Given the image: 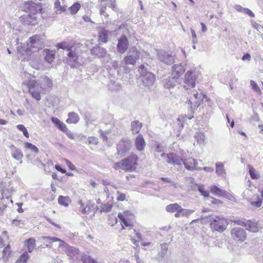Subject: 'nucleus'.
I'll use <instances>...</instances> for the list:
<instances>
[{
  "label": "nucleus",
  "instance_id": "1",
  "mask_svg": "<svg viewBox=\"0 0 263 263\" xmlns=\"http://www.w3.org/2000/svg\"><path fill=\"white\" fill-rule=\"evenodd\" d=\"M43 42L40 35L35 34L29 39L27 42V49L26 50L20 49H18L17 55L19 59L22 61L27 60L29 58V54L30 52H35L39 49L42 48Z\"/></svg>",
  "mask_w": 263,
  "mask_h": 263
},
{
  "label": "nucleus",
  "instance_id": "2",
  "mask_svg": "<svg viewBox=\"0 0 263 263\" xmlns=\"http://www.w3.org/2000/svg\"><path fill=\"white\" fill-rule=\"evenodd\" d=\"M42 239L46 242L52 243L55 241L59 242V246L63 248L65 253L69 259H72L77 255L79 254V251L76 248L69 246L62 240L55 237L43 236Z\"/></svg>",
  "mask_w": 263,
  "mask_h": 263
},
{
  "label": "nucleus",
  "instance_id": "3",
  "mask_svg": "<svg viewBox=\"0 0 263 263\" xmlns=\"http://www.w3.org/2000/svg\"><path fill=\"white\" fill-rule=\"evenodd\" d=\"M27 76V79L23 83L27 85L28 91L32 97L39 101L41 99L40 93L44 91L39 88V85L34 76L29 74Z\"/></svg>",
  "mask_w": 263,
  "mask_h": 263
},
{
  "label": "nucleus",
  "instance_id": "4",
  "mask_svg": "<svg viewBox=\"0 0 263 263\" xmlns=\"http://www.w3.org/2000/svg\"><path fill=\"white\" fill-rule=\"evenodd\" d=\"M209 220L211 228L220 232L224 231L228 225L227 219L221 215L212 216Z\"/></svg>",
  "mask_w": 263,
  "mask_h": 263
},
{
  "label": "nucleus",
  "instance_id": "5",
  "mask_svg": "<svg viewBox=\"0 0 263 263\" xmlns=\"http://www.w3.org/2000/svg\"><path fill=\"white\" fill-rule=\"evenodd\" d=\"M190 96L187 98L186 104L190 106L192 111L196 110L200 104L203 96L201 93H198L195 89L191 90Z\"/></svg>",
  "mask_w": 263,
  "mask_h": 263
},
{
  "label": "nucleus",
  "instance_id": "6",
  "mask_svg": "<svg viewBox=\"0 0 263 263\" xmlns=\"http://www.w3.org/2000/svg\"><path fill=\"white\" fill-rule=\"evenodd\" d=\"M185 152L182 149H180L175 153H171L165 156V159L167 162L174 165H181L183 162Z\"/></svg>",
  "mask_w": 263,
  "mask_h": 263
},
{
  "label": "nucleus",
  "instance_id": "7",
  "mask_svg": "<svg viewBox=\"0 0 263 263\" xmlns=\"http://www.w3.org/2000/svg\"><path fill=\"white\" fill-rule=\"evenodd\" d=\"M198 72L195 70H189L185 74L184 87L186 89L193 88L195 86V81L197 78Z\"/></svg>",
  "mask_w": 263,
  "mask_h": 263
},
{
  "label": "nucleus",
  "instance_id": "8",
  "mask_svg": "<svg viewBox=\"0 0 263 263\" xmlns=\"http://www.w3.org/2000/svg\"><path fill=\"white\" fill-rule=\"evenodd\" d=\"M132 147V142L128 139H122L117 145L118 154L122 156H125L130 150Z\"/></svg>",
  "mask_w": 263,
  "mask_h": 263
},
{
  "label": "nucleus",
  "instance_id": "9",
  "mask_svg": "<svg viewBox=\"0 0 263 263\" xmlns=\"http://www.w3.org/2000/svg\"><path fill=\"white\" fill-rule=\"evenodd\" d=\"M231 235L233 239L242 242L246 239V233L244 229L239 227L233 228L231 231Z\"/></svg>",
  "mask_w": 263,
  "mask_h": 263
},
{
  "label": "nucleus",
  "instance_id": "10",
  "mask_svg": "<svg viewBox=\"0 0 263 263\" xmlns=\"http://www.w3.org/2000/svg\"><path fill=\"white\" fill-rule=\"evenodd\" d=\"M138 157L135 154H132L129 157L123 159V162L125 171H132L136 168L137 165Z\"/></svg>",
  "mask_w": 263,
  "mask_h": 263
},
{
  "label": "nucleus",
  "instance_id": "11",
  "mask_svg": "<svg viewBox=\"0 0 263 263\" xmlns=\"http://www.w3.org/2000/svg\"><path fill=\"white\" fill-rule=\"evenodd\" d=\"M24 9L26 11H28L31 14H34L42 9V6L40 3L36 4L32 1L25 2L23 6Z\"/></svg>",
  "mask_w": 263,
  "mask_h": 263
},
{
  "label": "nucleus",
  "instance_id": "12",
  "mask_svg": "<svg viewBox=\"0 0 263 263\" xmlns=\"http://www.w3.org/2000/svg\"><path fill=\"white\" fill-rule=\"evenodd\" d=\"M37 83L39 88L44 91L49 90L53 86L52 80L46 76H42Z\"/></svg>",
  "mask_w": 263,
  "mask_h": 263
},
{
  "label": "nucleus",
  "instance_id": "13",
  "mask_svg": "<svg viewBox=\"0 0 263 263\" xmlns=\"http://www.w3.org/2000/svg\"><path fill=\"white\" fill-rule=\"evenodd\" d=\"M20 21L24 25L35 26L38 23L39 19L34 14H28L22 16Z\"/></svg>",
  "mask_w": 263,
  "mask_h": 263
},
{
  "label": "nucleus",
  "instance_id": "14",
  "mask_svg": "<svg viewBox=\"0 0 263 263\" xmlns=\"http://www.w3.org/2000/svg\"><path fill=\"white\" fill-rule=\"evenodd\" d=\"M141 80L144 85L149 86L152 85L155 80V77L154 74L151 72H146L142 73L141 71Z\"/></svg>",
  "mask_w": 263,
  "mask_h": 263
},
{
  "label": "nucleus",
  "instance_id": "15",
  "mask_svg": "<svg viewBox=\"0 0 263 263\" xmlns=\"http://www.w3.org/2000/svg\"><path fill=\"white\" fill-rule=\"evenodd\" d=\"M183 163L185 167L189 171L201 170V167L197 166L198 162L195 159L189 158V159H183Z\"/></svg>",
  "mask_w": 263,
  "mask_h": 263
},
{
  "label": "nucleus",
  "instance_id": "16",
  "mask_svg": "<svg viewBox=\"0 0 263 263\" xmlns=\"http://www.w3.org/2000/svg\"><path fill=\"white\" fill-rule=\"evenodd\" d=\"M128 47V41L125 35L121 36L118 39L117 50L120 53H123Z\"/></svg>",
  "mask_w": 263,
  "mask_h": 263
},
{
  "label": "nucleus",
  "instance_id": "17",
  "mask_svg": "<svg viewBox=\"0 0 263 263\" xmlns=\"http://www.w3.org/2000/svg\"><path fill=\"white\" fill-rule=\"evenodd\" d=\"M185 69L182 64H176L172 67L171 76L177 80L184 72Z\"/></svg>",
  "mask_w": 263,
  "mask_h": 263
},
{
  "label": "nucleus",
  "instance_id": "18",
  "mask_svg": "<svg viewBox=\"0 0 263 263\" xmlns=\"http://www.w3.org/2000/svg\"><path fill=\"white\" fill-rule=\"evenodd\" d=\"M10 148L12 157L15 160L20 161L21 163H22V160L24 155L21 149L17 148L13 144L10 145Z\"/></svg>",
  "mask_w": 263,
  "mask_h": 263
},
{
  "label": "nucleus",
  "instance_id": "19",
  "mask_svg": "<svg viewBox=\"0 0 263 263\" xmlns=\"http://www.w3.org/2000/svg\"><path fill=\"white\" fill-rule=\"evenodd\" d=\"M128 211L124 212L123 213H119L118 217L121 221V225L123 229H125L126 227H130L133 226V224L128 219Z\"/></svg>",
  "mask_w": 263,
  "mask_h": 263
},
{
  "label": "nucleus",
  "instance_id": "20",
  "mask_svg": "<svg viewBox=\"0 0 263 263\" xmlns=\"http://www.w3.org/2000/svg\"><path fill=\"white\" fill-rule=\"evenodd\" d=\"M146 145L145 141L143 136L139 134L135 140V146L136 149L139 152L144 151Z\"/></svg>",
  "mask_w": 263,
  "mask_h": 263
},
{
  "label": "nucleus",
  "instance_id": "21",
  "mask_svg": "<svg viewBox=\"0 0 263 263\" xmlns=\"http://www.w3.org/2000/svg\"><path fill=\"white\" fill-rule=\"evenodd\" d=\"M139 57V53L136 51L132 54L125 57L122 62L126 65H134Z\"/></svg>",
  "mask_w": 263,
  "mask_h": 263
},
{
  "label": "nucleus",
  "instance_id": "22",
  "mask_svg": "<svg viewBox=\"0 0 263 263\" xmlns=\"http://www.w3.org/2000/svg\"><path fill=\"white\" fill-rule=\"evenodd\" d=\"M158 57L159 60L166 64H171L174 62L173 57L165 52L159 53Z\"/></svg>",
  "mask_w": 263,
  "mask_h": 263
},
{
  "label": "nucleus",
  "instance_id": "23",
  "mask_svg": "<svg viewBox=\"0 0 263 263\" xmlns=\"http://www.w3.org/2000/svg\"><path fill=\"white\" fill-rule=\"evenodd\" d=\"M215 172L216 174L223 178H226L227 173L224 168V164L221 162H217L215 164Z\"/></svg>",
  "mask_w": 263,
  "mask_h": 263
},
{
  "label": "nucleus",
  "instance_id": "24",
  "mask_svg": "<svg viewBox=\"0 0 263 263\" xmlns=\"http://www.w3.org/2000/svg\"><path fill=\"white\" fill-rule=\"evenodd\" d=\"M91 52L92 54L101 58L105 57L107 54V50L105 49L98 46L93 47Z\"/></svg>",
  "mask_w": 263,
  "mask_h": 263
},
{
  "label": "nucleus",
  "instance_id": "25",
  "mask_svg": "<svg viewBox=\"0 0 263 263\" xmlns=\"http://www.w3.org/2000/svg\"><path fill=\"white\" fill-rule=\"evenodd\" d=\"M177 83V80L172 76L163 81L164 86L167 89L173 88Z\"/></svg>",
  "mask_w": 263,
  "mask_h": 263
},
{
  "label": "nucleus",
  "instance_id": "26",
  "mask_svg": "<svg viewBox=\"0 0 263 263\" xmlns=\"http://www.w3.org/2000/svg\"><path fill=\"white\" fill-rule=\"evenodd\" d=\"M245 227L249 231L252 232H257L259 230L258 224L251 220L246 221Z\"/></svg>",
  "mask_w": 263,
  "mask_h": 263
},
{
  "label": "nucleus",
  "instance_id": "27",
  "mask_svg": "<svg viewBox=\"0 0 263 263\" xmlns=\"http://www.w3.org/2000/svg\"><path fill=\"white\" fill-rule=\"evenodd\" d=\"M77 48L79 46V44H77ZM68 54V56L69 58L70 61H72L74 64L77 63V61L78 59V52L76 51V47L75 46L71 48V50H69Z\"/></svg>",
  "mask_w": 263,
  "mask_h": 263
},
{
  "label": "nucleus",
  "instance_id": "28",
  "mask_svg": "<svg viewBox=\"0 0 263 263\" xmlns=\"http://www.w3.org/2000/svg\"><path fill=\"white\" fill-rule=\"evenodd\" d=\"M210 191L213 194L220 197L226 195V191L221 190L215 185L210 186Z\"/></svg>",
  "mask_w": 263,
  "mask_h": 263
},
{
  "label": "nucleus",
  "instance_id": "29",
  "mask_svg": "<svg viewBox=\"0 0 263 263\" xmlns=\"http://www.w3.org/2000/svg\"><path fill=\"white\" fill-rule=\"evenodd\" d=\"M55 51L54 50H50L45 49L44 50L45 60L49 63L53 62L55 58Z\"/></svg>",
  "mask_w": 263,
  "mask_h": 263
},
{
  "label": "nucleus",
  "instance_id": "30",
  "mask_svg": "<svg viewBox=\"0 0 263 263\" xmlns=\"http://www.w3.org/2000/svg\"><path fill=\"white\" fill-rule=\"evenodd\" d=\"M163 146L161 144L157 142L155 143V151L156 152V153L155 154V158H159V153H160L161 157L165 158L166 155L163 153Z\"/></svg>",
  "mask_w": 263,
  "mask_h": 263
},
{
  "label": "nucleus",
  "instance_id": "31",
  "mask_svg": "<svg viewBox=\"0 0 263 263\" xmlns=\"http://www.w3.org/2000/svg\"><path fill=\"white\" fill-rule=\"evenodd\" d=\"M68 118L66 120V122L69 124H76L79 121V117L77 114L74 112H69L68 115Z\"/></svg>",
  "mask_w": 263,
  "mask_h": 263
},
{
  "label": "nucleus",
  "instance_id": "32",
  "mask_svg": "<svg viewBox=\"0 0 263 263\" xmlns=\"http://www.w3.org/2000/svg\"><path fill=\"white\" fill-rule=\"evenodd\" d=\"M58 203L61 205L67 207L71 202V199L68 196H60L58 199Z\"/></svg>",
  "mask_w": 263,
  "mask_h": 263
},
{
  "label": "nucleus",
  "instance_id": "33",
  "mask_svg": "<svg viewBox=\"0 0 263 263\" xmlns=\"http://www.w3.org/2000/svg\"><path fill=\"white\" fill-rule=\"evenodd\" d=\"M142 127V123L138 121H134L131 123V130L134 134H137Z\"/></svg>",
  "mask_w": 263,
  "mask_h": 263
},
{
  "label": "nucleus",
  "instance_id": "34",
  "mask_svg": "<svg viewBox=\"0 0 263 263\" xmlns=\"http://www.w3.org/2000/svg\"><path fill=\"white\" fill-rule=\"evenodd\" d=\"M180 207L181 206L179 204L175 203L167 205L165 208V210L167 212L174 213L180 210Z\"/></svg>",
  "mask_w": 263,
  "mask_h": 263
},
{
  "label": "nucleus",
  "instance_id": "35",
  "mask_svg": "<svg viewBox=\"0 0 263 263\" xmlns=\"http://www.w3.org/2000/svg\"><path fill=\"white\" fill-rule=\"evenodd\" d=\"M108 88L111 91H118L121 89V86L119 83L110 81L108 84Z\"/></svg>",
  "mask_w": 263,
  "mask_h": 263
},
{
  "label": "nucleus",
  "instance_id": "36",
  "mask_svg": "<svg viewBox=\"0 0 263 263\" xmlns=\"http://www.w3.org/2000/svg\"><path fill=\"white\" fill-rule=\"evenodd\" d=\"M108 31L102 29L99 31V39L103 43H106L108 40Z\"/></svg>",
  "mask_w": 263,
  "mask_h": 263
},
{
  "label": "nucleus",
  "instance_id": "37",
  "mask_svg": "<svg viewBox=\"0 0 263 263\" xmlns=\"http://www.w3.org/2000/svg\"><path fill=\"white\" fill-rule=\"evenodd\" d=\"M197 187L198 190L201 193V195L204 197L208 198L209 196V192L208 191L205 190L204 185L203 184H195V187Z\"/></svg>",
  "mask_w": 263,
  "mask_h": 263
},
{
  "label": "nucleus",
  "instance_id": "38",
  "mask_svg": "<svg viewBox=\"0 0 263 263\" xmlns=\"http://www.w3.org/2000/svg\"><path fill=\"white\" fill-rule=\"evenodd\" d=\"M81 7V4L79 2H76L69 8V10L71 14H76L80 9Z\"/></svg>",
  "mask_w": 263,
  "mask_h": 263
},
{
  "label": "nucleus",
  "instance_id": "39",
  "mask_svg": "<svg viewBox=\"0 0 263 263\" xmlns=\"http://www.w3.org/2000/svg\"><path fill=\"white\" fill-rule=\"evenodd\" d=\"M94 204L91 203L90 201H88L86 206L83 208V209L81 210V212L83 214H88L91 209L93 208Z\"/></svg>",
  "mask_w": 263,
  "mask_h": 263
},
{
  "label": "nucleus",
  "instance_id": "40",
  "mask_svg": "<svg viewBox=\"0 0 263 263\" xmlns=\"http://www.w3.org/2000/svg\"><path fill=\"white\" fill-rule=\"evenodd\" d=\"M24 145L25 148L29 149L32 152L37 154L39 152L38 148L31 143L25 142H24Z\"/></svg>",
  "mask_w": 263,
  "mask_h": 263
},
{
  "label": "nucleus",
  "instance_id": "41",
  "mask_svg": "<svg viewBox=\"0 0 263 263\" xmlns=\"http://www.w3.org/2000/svg\"><path fill=\"white\" fill-rule=\"evenodd\" d=\"M26 245L29 252H31L35 246V240L33 238H29L26 241Z\"/></svg>",
  "mask_w": 263,
  "mask_h": 263
},
{
  "label": "nucleus",
  "instance_id": "42",
  "mask_svg": "<svg viewBox=\"0 0 263 263\" xmlns=\"http://www.w3.org/2000/svg\"><path fill=\"white\" fill-rule=\"evenodd\" d=\"M11 250L9 245L7 246L3 251V259L4 261H7L10 254Z\"/></svg>",
  "mask_w": 263,
  "mask_h": 263
},
{
  "label": "nucleus",
  "instance_id": "43",
  "mask_svg": "<svg viewBox=\"0 0 263 263\" xmlns=\"http://www.w3.org/2000/svg\"><path fill=\"white\" fill-rule=\"evenodd\" d=\"M73 46V45H71L69 43L66 42L59 43L57 45V47H58L59 48L67 50L68 51L71 50V48Z\"/></svg>",
  "mask_w": 263,
  "mask_h": 263
},
{
  "label": "nucleus",
  "instance_id": "44",
  "mask_svg": "<svg viewBox=\"0 0 263 263\" xmlns=\"http://www.w3.org/2000/svg\"><path fill=\"white\" fill-rule=\"evenodd\" d=\"M29 255L27 252L23 253L15 262V263H27Z\"/></svg>",
  "mask_w": 263,
  "mask_h": 263
},
{
  "label": "nucleus",
  "instance_id": "45",
  "mask_svg": "<svg viewBox=\"0 0 263 263\" xmlns=\"http://www.w3.org/2000/svg\"><path fill=\"white\" fill-rule=\"evenodd\" d=\"M194 137L196 140L197 143L198 144L203 143L205 140V136L201 133H197Z\"/></svg>",
  "mask_w": 263,
  "mask_h": 263
},
{
  "label": "nucleus",
  "instance_id": "46",
  "mask_svg": "<svg viewBox=\"0 0 263 263\" xmlns=\"http://www.w3.org/2000/svg\"><path fill=\"white\" fill-rule=\"evenodd\" d=\"M181 214L182 217H189L194 212L193 210L183 209L181 206L180 207Z\"/></svg>",
  "mask_w": 263,
  "mask_h": 263
},
{
  "label": "nucleus",
  "instance_id": "47",
  "mask_svg": "<svg viewBox=\"0 0 263 263\" xmlns=\"http://www.w3.org/2000/svg\"><path fill=\"white\" fill-rule=\"evenodd\" d=\"M255 199H257V201H251V199H248V201H250L251 204L255 208H259L261 206L262 201L261 199H260L259 195H257Z\"/></svg>",
  "mask_w": 263,
  "mask_h": 263
},
{
  "label": "nucleus",
  "instance_id": "48",
  "mask_svg": "<svg viewBox=\"0 0 263 263\" xmlns=\"http://www.w3.org/2000/svg\"><path fill=\"white\" fill-rule=\"evenodd\" d=\"M249 174L252 179H257L259 178L260 176L255 170L252 166H249Z\"/></svg>",
  "mask_w": 263,
  "mask_h": 263
},
{
  "label": "nucleus",
  "instance_id": "49",
  "mask_svg": "<svg viewBox=\"0 0 263 263\" xmlns=\"http://www.w3.org/2000/svg\"><path fill=\"white\" fill-rule=\"evenodd\" d=\"M8 240V236L6 231H4L0 236V246L4 247L5 246V242Z\"/></svg>",
  "mask_w": 263,
  "mask_h": 263
},
{
  "label": "nucleus",
  "instance_id": "50",
  "mask_svg": "<svg viewBox=\"0 0 263 263\" xmlns=\"http://www.w3.org/2000/svg\"><path fill=\"white\" fill-rule=\"evenodd\" d=\"M161 247V251L159 252V254L161 255V257H164L167 251L168 250V246L166 243H162L160 245Z\"/></svg>",
  "mask_w": 263,
  "mask_h": 263
},
{
  "label": "nucleus",
  "instance_id": "51",
  "mask_svg": "<svg viewBox=\"0 0 263 263\" xmlns=\"http://www.w3.org/2000/svg\"><path fill=\"white\" fill-rule=\"evenodd\" d=\"M30 65L32 68H33L36 70H40L43 68L42 64L38 61H31L30 63Z\"/></svg>",
  "mask_w": 263,
  "mask_h": 263
},
{
  "label": "nucleus",
  "instance_id": "52",
  "mask_svg": "<svg viewBox=\"0 0 263 263\" xmlns=\"http://www.w3.org/2000/svg\"><path fill=\"white\" fill-rule=\"evenodd\" d=\"M16 127L18 130H20L23 132L24 135L26 137L28 138L29 137V135L27 131V129H26V128L25 127L24 125H23L22 124H19V125H17Z\"/></svg>",
  "mask_w": 263,
  "mask_h": 263
},
{
  "label": "nucleus",
  "instance_id": "53",
  "mask_svg": "<svg viewBox=\"0 0 263 263\" xmlns=\"http://www.w3.org/2000/svg\"><path fill=\"white\" fill-rule=\"evenodd\" d=\"M111 208L112 204L106 203L102 205L101 212L107 213L111 211Z\"/></svg>",
  "mask_w": 263,
  "mask_h": 263
},
{
  "label": "nucleus",
  "instance_id": "54",
  "mask_svg": "<svg viewBox=\"0 0 263 263\" xmlns=\"http://www.w3.org/2000/svg\"><path fill=\"white\" fill-rule=\"evenodd\" d=\"M250 86L252 89H253L255 92H258L259 93H261L260 89L259 88V86L254 81H250Z\"/></svg>",
  "mask_w": 263,
  "mask_h": 263
},
{
  "label": "nucleus",
  "instance_id": "55",
  "mask_svg": "<svg viewBox=\"0 0 263 263\" xmlns=\"http://www.w3.org/2000/svg\"><path fill=\"white\" fill-rule=\"evenodd\" d=\"M114 168L117 170H122L125 171L122 160L116 163L115 164Z\"/></svg>",
  "mask_w": 263,
  "mask_h": 263
},
{
  "label": "nucleus",
  "instance_id": "56",
  "mask_svg": "<svg viewBox=\"0 0 263 263\" xmlns=\"http://www.w3.org/2000/svg\"><path fill=\"white\" fill-rule=\"evenodd\" d=\"M88 144L97 145L98 143V139L95 137H89L87 140Z\"/></svg>",
  "mask_w": 263,
  "mask_h": 263
},
{
  "label": "nucleus",
  "instance_id": "57",
  "mask_svg": "<svg viewBox=\"0 0 263 263\" xmlns=\"http://www.w3.org/2000/svg\"><path fill=\"white\" fill-rule=\"evenodd\" d=\"M12 224L15 227H21L24 225V223L21 220L17 219H14L12 221Z\"/></svg>",
  "mask_w": 263,
  "mask_h": 263
},
{
  "label": "nucleus",
  "instance_id": "58",
  "mask_svg": "<svg viewBox=\"0 0 263 263\" xmlns=\"http://www.w3.org/2000/svg\"><path fill=\"white\" fill-rule=\"evenodd\" d=\"M65 162L66 165L68 166L69 168L71 171H75L76 170V167L74 166V165L69 160L67 159H65Z\"/></svg>",
  "mask_w": 263,
  "mask_h": 263
},
{
  "label": "nucleus",
  "instance_id": "59",
  "mask_svg": "<svg viewBox=\"0 0 263 263\" xmlns=\"http://www.w3.org/2000/svg\"><path fill=\"white\" fill-rule=\"evenodd\" d=\"M243 13L248 15L249 16H250L251 17H255V14H254V13L251 10H250L249 8H244Z\"/></svg>",
  "mask_w": 263,
  "mask_h": 263
},
{
  "label": "nucleus",
  "instance_id": "60",
  "mask_svg": "<svg viewBox=\"0 0 263 263\" xmlns=\"http://www.w3.org/2000/svg\"><path fill=\"white\" fill-rule=\"evenodd\" d=\"M118 194V197H117V200L118 201H124L125 200L126 198V195L124 193H122L119 192H117Z\"/></svg>",
  "mask_w": 263,
  "mask_h": 263
},
{
  "label": "nucleus",
  "instance_id": "61",
  "mask_svg": "<svg viewBox=\"0 0 263 263\" xmlns=\"http://www.w3.org/2000/svg\"><path fill=\"white\" fill-rule=\"evenodd\" d=\"M83 263H93L94 259L91 258L90 256H86L83 258Z\"/></svg>",
  "mask_w": 263,
  "mask_h": 263
},
{
  "label": "nucleus",
  "instance_id": "62",
  "mask_svg": "<svg viewBox=\"0 0 263 263\" xmlns=\"http://www.w3.org/2000/svg\"><path fill=\"white\" fill-rule=\"evenodd\" d=\"M208 198L209 199H211V202L213 204H218L222 203V201L220 200L215 199L211 196H209Z\"/></svg>",
  "mask_w": 263,
  "mask_h": 263
},
{
  "label": "nucleus",
  "instance_id": "63",
  "mask_svg": "<svg viewBox=\"0 0 263 263\" xmlns=\"http://www.w3.org/2000/svg\"><path fill=\"white\" fill-rule=\"evenodd\" d=\"M232 221L238 225L242 226H245V224L246 222V221L241 219L234 220Z\"/></svg>",
  "mask_w": 263,
  "mask_h": 263
},
{
  "label": "nucleus",
  "instance_id": "64",
  "mask_svg": "<svg viewBox=\"0 0 263 263\" xmlns=\"http://www.w3.org/2000/svg\"><path fill=\"white\" fill-rule=\"evenodd\" d=\"M59 129L64 132H66L68 130L66 125L62 122L61 123V126L60 127Z\"/></svg>",
  "mask_w": 263,
  "mask_h": 263
}]
</instances>
